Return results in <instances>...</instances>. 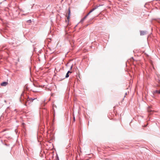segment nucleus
I'll return each instance as SVG.
<instances>
[{
	"label": "nucleus",
	"mask_w": 160,
	"mask_h": 160,
	"mask_svg": "<svg viewBox=\"0 0 160 160\" xmlns=\"http://www.w3.org/2000/svg\"><path fill=\"white\" fill-rule=\"evenodd\" d=\"M98 6L95 7L92 9L91 11L87 14L81 20V22H83L84 20L91 13V12L97 9L98 8Z\"/></svg>",
	"instance_id": "nucleus-1"
},
{
	"label": "nucleus",
	"mask_w": 160,
	"mask_h": 160,
	"mask_svg": "<svg viewBox=\"0 0 160 160\" xmlns=\"http://www.w3.org/2000/svg\"><path fill=\"white\" fill-rule=\"evenodd\" d=\"M70 9L69 8L68 9V12L67 14L66 15V17H67V20H66V21H68V22L69 21V19L70 18Z\"/></svg>",
	"instance_id": "nucleus-2"
},
{
	"label": "nucleus",
	"mask_w": 160,
	"mask_h": 160,
	"mask_svg": "<svg viewBox=\"0 0 160 160\" xmlns=\"http://www.w3.org/2000/svg\"><path fill=\"white\" fill-rule=\"evenodd\" d=\"M8 84V82H3L1 83V85L2 86H5Z\"/></svg>",
	"instance_id": "nucleus-3"
},
{
	"label": "nucleus",
	"mask_w": 160,
	"mask_h": 160,
	"mask_svg": "<svg viewBox=\"0 0 160 160\" xmlns=\"http://www.w3.org/2000/svg\"><path fill=\"white\" fill-rule=\"evenodd\" d=\"M146 33V32L144 31H141L140 32V35H144Z\"/></svg>",
	"instance_id": "nucleus-4"
},
{
	"label": "nucleus",
	"mask_w": 160,
	"mask_h": 160,
	"mask_svg": "<svg viewBox=\"0 0 160 160\" xmlns=\"http://www.w3.org/2000/svg\"><path fill=\"white\" fill-rule=\"evenodd\" d=\"M158 90H156L153 92V94L156 93H158Z\"/></svg>",
	"instance_id": "nucleus-5"
},
{
	"label": "nucleus",
	"mask_w": 160,
	"mask_h": 160,
	"mask_svg": "<svg viewBox=\"0 0 160 160\" xmlns=\"http://www.w3.org/2000/svg\"><path fill=\"white\" fill-rule=\"evenodd\" d=\"M69 76V74L68 73H67L65 77L66 78H67Z\"/></svg>",
	"instance_id": "nucleus-6"
},
{
	"label": "nucleus",
	"mask_w": 160,
	"mask_h": 160,
	"mask_svg": "<svg viewBox=\"0 0 160 160\" xmlns=\"http://www.w3.org/2000/svg\"><path fill=\"white\" fill-rule=\"evenodd\" d=\"M148 112H149V113L152 111V110H150V109H149L148 110Z\"/></svg>",
	"instance_id": "nucleus-7"
},
{
	"label": "nucleus",
	"mask_w": 160,
	"mask_h": 160,
	"mask_svg": "<svg viewBox=\"0 0 160 160\" xmlns=\"http://www.w3.org/2000/svg\"><path fill=\"white\" fill-rule=\"evenodd\" d=\"M67 73H68V74L71 73H72V72L70 71H68Z\"/></svg>",
	"instance_id": "nucleus-8"
},
{
	"label": "nucleus",
	"mask_w": 160,
	"mask_h": 160,
	"mask_svg": "<svg viewBox=\"0 0 160 160\" xmlns=\"http://www.w3.org/2000/svg\"><path fill=\"white\" fill-rule=\"evenodd\" d=\"M158 93L160 94V90H158Z\"/></svg>",
	"instance_id": "nucleus-9"
},
{
	"label": "nucleus",
	"mask_w": 160,
	"mask_h": 160,
	"mask_svg": "<svg viewBox=\"0 0 160 160\" xmlns=\"http://www.w3.org/2000/svg\"><path fill=\"white\" fill-rule=\"evenodd\" d=\"M72 66H71V69H72Z\"/></svg>",
	"instance_id": "nucleus-10"
},
{
	"label": "nucleus",
	"mask_w": 160,
	"mask_h": 160,
	"mask_svg": "<svg viewBox=\"0 0 160 160\" xmlns=\"http://www.w3.org/2000/svg\"><path fill=\"white\" fill-rule=\"evenodd\" d=\"M74 120H75V118L74 117Z\"/></svg>",
	"instance_id": "nucleus-11"
},
{
	"label": "nucleus",
	"mask_w": 160,
	"mask_h": 160,
	"mask_svg": "<svg viewBox=\"0 0 160 160\" xmlns=\"http://www.w3.org/2000/svg\"><path fill=\"white\" fill-rule=\"evenodd\" d=\"M18 61H19V59H18Z\"/></svg>",
	"instance_id": "nucleus-12"
}]
</instances>
